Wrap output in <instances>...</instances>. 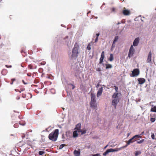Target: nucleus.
Here are the masks:
<instances>
[{
	"label": "nucleus",
	"instance_id": "nucleus-1",
	"mask_svg": "<svg viewBox=\"0 0 156 156\" xmlns=\"http://www.w3.org/2000/svg\"><path fill=\"white\" fill-rule=\"evenodd\" d=\"M58 134L59 130L58 129H56L49 134L48 136V138L50 140L55 141L57 139Z\"/></svg>",
	"mask_w": 156,
	"mask_h": 156
},
{
	"label": "nucleus",
	"instance_id": "nucleus-2",
	"mask_svg": "<svg viewBox=\"0 0 156 156\" xmlns=\"http://www.w3.org/2000/svg\"><path fill=\"white\" fill-rule=\"evenodd\" d=\"M90 106L93 109H96L97 107V103H96V101L95 99V95L94 94L91 92L90 94Z\"/></svg>",
	"mask_w": 156,
	"mask_h": 156
},
{
	"label": "nucleus",
	"instance_id": "nucleus-3",
	"mask_svg": "<svg viewBox=\"0 0 156 156\" xmlns=\"http://www.w3.org/2000/svg\"><path fill=\"white\" fill-rule=\"evenodd\" d=\"M78 47L79 46L77 43H75L72 50V58H75L76 59L78 57Z\"/></svg>",
	"mask_w": 156,
	"mask_h": 156
},
{
	"label": "nucleus",
	"instance_id": "nucleus-4",
	"mask_svg": "<svg viewBox=\"0 0 156 156\" xmlns=\"http://www.w3.org/2000/svg\"><path fill=\"white\" fill-rule=\"evenodd\" d=\"M124 148H125V147L123 146L120 148H116L115 149H113L112 148L109 149L107 150L106 151L103 153V154L105 156L109 152L118 151L120 150H121Z\"/></svg>",
	"mask_w": 156,
	"mask_h": 156
},
{
	"label": "nucleus",
	"instance_id": "nucleus-5",
	"mask_svg": "<svg viewBox=\"0 0 156 156\" xmlns=\"http://www.w3.org/2000/svg\"><path fill=\"white\" fill-rule=\"evenodd\" d=\"M140 73V71L138 69H135L132 72V74L130 75L131 77H135L138 76Z\"/></svg>",
	"mask_w": 156,
	"mask_h": 156
},
{
	"label": "nucleus",
	"instance_id": "nucleus-6",
	"mask_svg": "<svg viewBox=\"0 0 156 156\" xmlns=\"http://www.w3.org/2000/svg\"><path fill=\"white\" fill-rule=\"evenodd\" d=\"M135 50L133 45H131L129 49L128 56L129 58H131L134 53Z\"/></svg>",
	"mask_w": 156,
	"mask_h": 156
},
{
	"label": "nucleus",
	"instance_id": "nucleus-7",
	"mask_svg": "<svg viewBox=\"0 0 156 156\" xmlns=\"http://www.w3.org/2000/svg\"><path fill=\"white\" fill-rule=\"evenodd\" d=\"M119 101V98H114L112 101V105L113 106L115 109L116 108L117 105Z\"/></svg>",
	"mask_w": 156,
	"mask_h": 156
},
{
	"label": "nucleus",
	"instance_id": "nucleus-8",
	"mask_svg": "<svg viewBox=\"0 0 156 156\" xmlns=\"http://www.w3.org/2000/svg\"><path fill=\"white\" fill-rule=\"evenodd\" d=\"M123 14L125 16L129 15L130 14V12L129 10L127 9L124 7L122 10Z\"/></svg>",
	"mask_w": 156,
	"mask_h": 156
},
{
	"label": "nucleus",
	"instance_id": "nucleus-9",
	"mask_svg": "<svg viewBox=\"0 0 156 156\" xmlns=\"http://www.w3.org/2000/svg\"><path fill=\"white\" fill-rule=\"evenodd\" d=\"M135 141V140H134L133 139V138L132 137L131 138L129 139L128 141L126 142V144L124 146L125 147H127L128 145L130 144L131 143H132L133 142H134Z\"/></svg>",
	"mask_w": 156,
	"mask_h": 156
},
{
	"label": "nucleus",
	"instance_id": "nucleus-10",
	"mask_svg": "<svg viewBox=\"0 0 156 156\" xmlns=\"http://www.w3.org/2000/svg\"><path fill=\"white\" fill-rule=\"evenodd\" d=\"M137 80L138 82V84H142L145 83L146 81L145 79L143 78H138Z\"/></svg>",
	"mask_w": 156,
	"mask_h": 156
},
{
	"label": "nucleus",
	"instance_id": "nucleus-11",
	"mask_svg": "<svg viewBox=\"0 0 156 156\" xmlns=\"http://www.w3.org/2000/svg\"><path fill=\"white\" fill-rule=\"evenodd\" d=\"M151 55L152 54L151 52V51H150L148 54L147 58V63H150L151 62Z\"/></svg>",
	"mask_w": 156,
	"mask_h": 156
},
{
	"label": "nucleus",
	"instance_id": "nucleus-12",
	"mask_svg": "<svg viewBox=\"0 0 156 156\" xmlns=\"http://www.w3.org/2000/svg\"><path fill=\"white\" fill-rule=\"evenodd\" d=\"M139 38L138 37L136 38L134 40L133 42V45L134 46H137L139 43Z\"/></svg>",
	"mask_w": 156,
	"mask_h": 156
},
{
	"label": "nucleus",
	"instance_id": "nucleus-13",
	"mask_svg": "<svg viewBox=\"0 0 156 156\" xmlns=\"http://www.w3.org/2000/svg\"><path fill=\"white\" fill-rule=\"evenodd\" d=\"M103 89L102 87H101L98 90L97 92V97H98L99 96H100L101 95L103 91Z\"/></svg>",
	"mask_w": 156,
	"mask_h": 156
},
{
	"label": "nucleus",
	"instance_id": "nucleus-14",
	"mask_svg": "<svg viewBox=\"0 0 156 156\" xmlns=\"http://www.w3.org/2000/svg\"><path fill=\"white\" fill-rule=\"evenodd\" d=\"M73 153L75 156H80V149H79L78 151L75 150L73 152Z\"/></svg>",
	"mask_w": 156,
	"mask_h": 156
},
{
	"label": "nucleus",
	"instance_id": "nucleus-15",
	"mask_svg": "<svg viewBox=\"0 0 156 156\" xmlns=\"http://www.w3.org/2000/svg\"><path fill=\"white\" fill-rule=\"evenodd\" d=\"M81 126V124L80 123H78L76 126V127L75 128V129L77 130L78 132H80V128Z\"/></svg>",
	"mask_w": 156,
	"mask_h": 156
},
{
	"label": "nucleus",
	"instance_id": "nucleus-16",
	"mask_svg": "<svg viewBox=\"0 0 156 156\" xmlns=\"http://www.w3.org/2000/svg\"><path fill=\"white\" fill-rule=\"evenodd\" d=\"M81 73V72L79 70H76L75 72V76L77 77L79 76L80 74Z\"/></svg>",
	"mask_w": 156,
	"mask_h": 156
},
{
	"label": "nucleus",
	"instance_id": "nucleus-17",
	"mask_svg": "<svg viewBox=\"0 0 156 156\" xmlns=\"http://www.w3.org/2000/svg\"><path fill=\"white\" fill-rule=\"evenodd\" d=\"M119 94L117 92H115L113 94L112 96V98L113 99L114 98H119V97L118 96Z\"/></svg>",
	"mask_w": 156,
	"mask_h": 156
},
{
	"label": "nucleus",
	"instance_id": "nucleus-18",
	"mask_svg": "<svg viewBox=\"0 0 156 156\" xmlns=\"http://www.w3.org/2000/svg\"><path fill=\"white\" fill-rule=\"evenodd\" d=\"M78 131L77 130H75L73 133V136L74 137H76L78 136Z\"/></svg>",
	"mask_w": 156,
	"mask_h": 156
},
{
	"label": "nucleus",
	"instance_id": "nucleus-19",
	"mask_svg": "<svg viewBox=\"0 0 156 156\" xmlns=\"http://www.w3.org/2000/svg\"><path fill=\"white\" fill-rule=\"evenodd\" d=\"M7 73V70L5 69H3L2 70V73L3 75H5Z\"/></svg>",
	"mask_w": 156,
	"mask_h": 156
},
{
	"label": "nucleus",
	"instance_id": "nucleus-20",
	"mask_svg": "<svg viewBox=\"0 0 156 156\" xmlns=\"http://www.w3.org/2000/svg\"><path fill=\"white\" fill-rule=\"evenodd\" d=\"M105 66L106 69L111 68L112 67V65L110 64H106Z\"/></svg>",
	"mask_w": 156,
	"mask_h": 156
},
{
	"label": "nucleus",
	"instance_id": "nucleus-21",
	"mask_svg": "<svg viewBox=\"0 0 156 156\" xmlns=\"http://www.w3.org/2000/svg\"><path fill=\"white\" fill-rule=\"evenodd\" d=\"M151 111L156 112V106H154L151 109Z\"/></svg>",
	"mask_w": 156,
	"mask_h": 156
},
{
	"label": "nucleus",
	"instance_id": "nucleus-22",
	"mask_svg": "<svg viewBox=\"0 0 156 156\" xmlns=\"http://www.w3.org/2000/svg\"><path fill=\"white\" fill-rule=\"evenodd\" d=\"M113 60V55L112 54H110L109 60L110 61H112Z\"/></svg>",
	"mask_w": 156,
	"mask_h": 156
},
{
	"label": "nucleus",
	"instance_id": "nucleus-23",
	"mask_svg": "<svg viewBox=\"0 0 156 156\" xmlns=\"http://www.w3.org/2000/svg\"><path fill=\"white\" fill-rule=\"evenodd\" d=\"M144 141L145 140L144 139H141L139 141H137L136 143L137 144H141L143 143Z\"/></svg>",
	"mask_w": 156,
	"mask_h": 156
},
{
	"label": "nucleus",
	"instance_id": "nucleus-24",
	"mask_svg": "<svg viewBox=\"0 0 156 156\" xmlns=\"http://www.w3.org/2000/svg\"><path fill=\"white\" fill-rule=\"evenodd\" d=\"M141 152L140 151H138L135 152V156H138V155L140 154Z\"/></svg>",
	"mask_w": 156,
	"mask_h": 156
},
{
	"label": "nucleus",
	"instance_id": "nucleus-25",
	"mask_svg": "<svg viewBox=\"0 0 156 156\" xmlns=\"http://www.w3.org/2000/svg\"><path fill=\"white\" fill-rule=\"evenodd\" d=\"M137 135H136L133 136L132 137L133 138V139L135 140V141H137V140H139L137 136Z\"/></svg>",
	"mask_w": 156,
	"mask_h": 156
},
{
	"label": "nucleus",
	"instance_id": "nucleus-26",
	"mask_svg": "<svg viewBox=\"0 0 156 156\" xmlns=\"http://www.w3.org/2000/svg\"><path fill=\"white\" fill-rule=\"evenodd\" d=\"M21 52L22 53L23 56H25V55L26 54V53L25 52V50L24 49H23L22 50Z\"/></svg>",
	"mask_w": 156,
	"mask_h": 156
},
{
	"label": "nucleus",
	"instance_id": "nucleus-27",
	"mask_svg": "<svg viewBox=\"0 0 156 156\" xmlns=\"http://www.w3.org/2000/svg\"><path fill=\"white\" fill-rule=\"evenodd\" d=\"M118 36L115 37L113 42H114V43H115V42H116L118 41Z\"/></svg>",
	"mask_w": 156,
	"mask_h": 156
},
{
	"label": "nucleus",
	"instance_id": "nucleus-28",
	"mask_svg": "<svg viewBox=\"0 0 156 156\" xmlns=\"http://www.w3.org/2000/svg\"><path fill=\"white\" fill-rule=\"evenodd\" d=\"M101 57L104 58H105V52L104 51H103L101 52Z\"/></svg>",
	"mask_w": 156,
	"mask_h": 156
},
{
	"label": "nucleus",
	"instance_id": "nucleus-29",
	"mask_svg": "<svg viewBox=\"0 0 156 156\" xmlns=\"http://www.w3.org/2000/svg\"><path fill=\"white\" fill-rule=\"evenodd\" d=\"M110 10L112 12H115L116 11L115 8L114 7L111 8Z\"/></svg>",
	"mask_w": 156,
	"mask_h": 156
},
{
	"label": "nucleus",
	"instance_id": "nucleus-30",
	"mask_svg": "<svg viewBox=\"0 0 156 156\" xmlns=\"http://www.w3.org/2000/svg\"><path fill=\"white\" fill-rule=\"evenodd\" d=\"M104 58H100V61H99V63L100 64H101L103 62V61Z\"/></svg>",
	"mask_w": 156,
	"mask_h": 156
},
{
	"label": "nucleus",
	"instance_id": "nucleus-31",
	"mask_svg": "<svg viewBox=\"0 0 156 156\" xmlns=\"http://www.w3.org/2000/svg\"><path fill=\"white\" fill-rule=\"evenodd\" d=\"M90 43L89 44L87 45V50H90L91 49V48H90Z\"/></svg>",
	"mask_w": 156,
	"mask_h": 156
},
{
	"label": "nucleus",
	"instance_id": "nucleus-32",
	"mask_svg": "<svg viewBox=\"0 0 156 156\" xmlns=\"http://www.w3.org/2000/svg\"><path fill=\"white\" fill-rule=\"evenodd\" d=\"M80 132H81V134H85V133H86V130H84L83 131V130H80Z\"/></svg>",
	"mask_w": 156,
	"mask_h": 156
},
{
	"label": "nucleus",
	"instance_id": "nucleus-33",
	"mask_svg": "<svg viewBox=\"0 0 156 156\" xmlns=\"http://www.w3.org/2000/svg\"><path fill=\"white\" fill-rule=\"evenodd\" d=\"M66 145L65 144H61L59 147V149H62Z\"/></svg>",
	"mask_w": 156,
	"mask_h": 156
},
{
	"label": "nucleus",
	"instance_id": "nucleus-34",
	"mask_svg": "<svg viewBox=\"0 0 156 156\" xmlns=\"http://www.w3.org/2000/svg\"><path fill=\"white\" fill-rule=\"evenodd\" d=\"M114 88H115V92H117L118 93V88L117 87H116V86H115L114 87Z\"/></svg>",
	"mask_w": 156,
	"mask_h": 156
},
{
	"label": "nucleus",
	"instance_id": "nucleus-35",
	"mask_svg": "<svg viewBox=\"0 0 156 156\" xmlns=\"http://www.w3.org/2000/svg\"><path fill=\"white\" fill-rule=\"evenodd\" d=\"M115 43H114V42H113V44L112 46V48H111V50H112L113 48H114L115 47Z\"/></svg>",
	"mask_w": 156,
	"mask_h": 156
},
{
	"label": "nucleus",
	"instance_id": "nucleus-36",
	"mask_svg": "<svg viewBox=\"0 0 156 156\" xmlns=\"http://www.w3.org/2000/svg\"><path fill=\"white\" fill-rule=\"evenodd\" d=\"M38 153H39V154L40 155H42L44 153V152L43 151H39V152Z\"/></svg>",
	"mask_w": 156,
	"mask_h": 156
},
{
	"label": "nucleus",
	"instance_id": "nucleus-37",
	"mask_svg": "<svg viewBox=\"0 0 156 156\" xmlns=\"http://www.w3.org/2000/svg\"><path fill=\"white\" fill-rule=\"evenodd\" d=\"M155 120V119L154 118H151L150 119V121L152 122H154Z\"/></svg>",
	"mask_w": 156,
	"mask_h": 156
},
{
	"label": "nucleus",
	"instance_id": "nucleus-38",
	"mask_svg": "<svg viewBox=\"0 0 156 156\" xmlns=\"http://www.w3.org/2000/svg\"><path fill=\"white\" fill-rule=\"evenodd\" d=\"M46 63V62L45 61H43L42 62H41V63H40V64L41 65H44Z\"/></svg>",
	"mask_w": 156,
	"mask_h": 156
},
{
	"label": "nucleus",
	"instance_id": "nucleus-39",
	"mask_svg": "<svg viewBox=\"0 0 156 156\" xmlns=\"http://www.w3.org/2000/svg\"><path fill=\"white\" fill-rule=\"evenodd\" d=\"M151 138L153 139H155V138H154V133H151Z\"/></svg>",
	"mask_w": 156,
	"mask_h": 156
},
{
	"label": "nucleus",
	"instance_id": "nucleus-40",
	"mask_svg": "<svg viewBox=\"0 0 156 156\" xmlns=\"http://www.w3.org/2000/svg\"><path fill=\"white\" fill-rule=\"evenodd\" d=\"M28 68H30V69H33V66H32L31 64L29 65V66H28Z\"/></svg>",
	"mask_w": 156,
	"mask_h": 156
},
{
	"label": "nucleus",
	"instance_id": "nucleus-41",
	"mask_svg": "<svg viewBox=\"0 0 156 156\" xmlns=\"http://www.w3.org/2000/svg\"><path fill=\"white\" fill-rule=\"evenodd\" d=\"M96 70L98 71H101V68H98L96 69Z\"/></svg>",
	"mask_w": 156,
	"mask_h": 156
},
{
	"label": "nucleus",
	"instance_id": "nucleus-42",
	"mask_svg": "<svg viewBox=\"0 0 156 156\" xmlns=\"http://www.w3.org/2000/svg\"><path fill=\"white\" fill-rule=\"evenodd\" d=\"M69 85H71V86H72V87H72V89H74V88H75V86H74V85L73 84H71H71H69Z\"/></svg>",
	"mask_w": 156,
	"mask_h": 156
},
{
	"label": "nucleus",
	"instance_id": "nucleus-43",
	"mask_svg": "<svg viewBox=\"0 0 156 156\" xmlns=\"http://www.w3.org/2000/svg\"><path fill=\"white\" fill-rule=\"evenodd\" d=\"M11 80L12 81V82L11 83V84H13V82L14 81H15L16 80V79L15 78H13V79H11Z\"/></svg>",
	"mask_w": 156,
	"mask_h": 156
},
{
	"label": "nucleus",
	"instance_id": "nucleus-44",
	"mask_svg": "<svg viewBox=\"0 0 156 156\" xmlns=\"http://www.w3.org/2000/svg\"><path fill=\"white\" fill-rule=\"evenodd\" d=\"M98 40V37H96V39L95 40V42H97Z\"/></svg>",
	"mask_w": 156,
	"mask_h": 156
},
{
	"label": "nucleus",
	"instance_id": "nucleus-45",
	"mask_svg": "<svg viewBox=\"0 0 156 156\" xmlns=\"http://www.w3.org/2000/svg\"><path fill=\"white\" fill-rule=\"evenodd\" d=\"M141 135H137V136H137L138 137V138H141L142 137H141Z\"/></svg>",
	"mask_w": 156,
	"mask_h": 156
},
{
	"label": "nucleus",
	"instance_id": "nucleus-46",
	"mask_svg": "<svg viewBox=\"0 0 156 156\" xmlns=\"http://www.w3.org/2000/svg\"><path fill=\"white\" fill-rule=\"evenodd\" d=\"M27 75L29 76H31V73H28L27 74Z\"/></svg>",
	"mask_w": 156,
	"mask_h": 156
},
{
	"label": "nucleus",
	"instance_id": "nucleus-47",
	"mask_svg": "<svg viewBox=\"0 0 156 156\" xmlns=\"http://www.w3.org/2000/svg\"><path fill=\"white\" fill-rule=\"evenodd\" d=\"M23 83L24 84H26L27 83H25L24 80H22Z\"/></svg>",
	"mask_w": 156,
	"mask_h": 156
},
{
	"label": "nucleus",
	"instance_id": "nucleus-48",
	"mask_svg": "<svg viewBox=\"0 0 156 156\" xmlns=\"http://www.w3.org/2000/svg\"><path fill=\"white\" fill-rule=\"evenodd\" d=\"M100 34L99 33H98V34H96V36H97V37H98L99 36V35Z\"/></svg>",
	"mask_w": 156,
	"mask_h": 156
},
{
	"label": "nucleus",
	"instance_id": "nucleus-49",
	"mask_svg": "<svg viewBox=\"0 0 156 156\" xmlns=\"http://www.w3.org/2000/svg\"><path fill=\"white\" fill-rule=\"evenodd\" d=\"M14 127H15V128L17 127H16V124H14Z\"/></svg>",
	"mask_w": 156,
	"mask_h": 156
},
{
	"label": "nucleus",
	"instance_id": "nucleus-50",
	"mask_svg": "<svg viewBox=\"0 0 156 156\" xmlns=\"http://www.w3.org/2000/svg\"><path fill=\"white\" fill-rule=\"evenodd\" d=\"M20 97H18V98H17V99H18V100L20 99Z\"/></svg>",
	"mask_w": 156,
	"mask_h": 156
},
{
	"label": "nucleus",
	"instance_id": "nucleus-51",
	"mask_svg": "<svg viewBox=\"0 0 156 156\" xmlns=\"http://www.w3.org/2000/svg\"><path fill=\"white\" fill-rule=\"evenodd\" d=\"M144 133V132H142L140 134V135H142Z\"/></svg>",
	"mask_w": 156,
	"mask_h": 156
},
{
	"label": "nucleus",
	"instance_id": "nucleus-52",
	"mask_svg": "<svg viewBox=\"0 0 156 156\" xmlns=\"http://www.w3.org/2000/svg\"><path fill=\"white\" fill-rule=\"evenodd\" d=\"M108 146V145H106L105 147V148H106Z\"/></svg>",
	"mask_w": 156,
	"mask_h": 156
},
{
	"label": "nucleus",
	"instance_id": "nucleus-53",
	"mask_svg": "<svg viewBox=\"0 0 156 156\" xmlns=\"http://www.w3.org/2000/svg\"><path fill=\"white\" fill-rule=\"evenodd\" d=\"M6 66L7 67H9V66H8L7 65H6Z\"/></svg>",
	"mask_w": 156,
	"mask_h": 156
},
{
	"label": "nucleus",
	"instance_id": "nucleus-54",
	"mask_svg": "<svg viewBox=\"0 0 156 156\" xmlns=\"http://www.w3.org/2000/svg\"><path fill=\"white\" fill-rule=\"evenodd\" d=\"M81 86H80V89H81Z\"/></svg>",
	"mask_w": 156,
	"mask_h": 156
},
{
	"label": "nucleus",
	"instance_id": "nucleus-55",
	"mask_svg": "<svg viewBox=\"0 0 156 156\" xmlns=\"http://www.w3.org/2000/svg\"><path fill=\"white\" fill-rule=\"evenodd\" d=\"M62 109H63V110L64 109V108H63Z\"/></svg>",
	"mask_w": 156,
	"mask_h": 156
},
{
	"label": "nucleus",
	"instance_id": "nucleus-56",
	"mask_svg": "<svg viewBox=\"0 0 156 156\" xmlns=\"http://www.w3.org/2000/svg\"><path fill=\"white\" fill-rule=\"evenodd\" d=\"M98 85H97V87H98Z\"/></svg>",
	"mask_w": 156,
	"mask_h": 156
},
{
	"label": "nucleus",
	"instance_id": "nucleus-57",
	"mask_svg": "<svg viewBox=\"0 0 156 156\" xmlns=\"http://www.w3.org/2000/svg\"><path fill=\"white\" fill-rule=\"evenodd\" d=\"M10 68H11L12 67L10 65Z\"/></svg>",
	"mask_w": 156,
	"mask_h": 156
},
{
	"label": "nucleus",
	"instance_id": "nucleus-58",
	"mask_svg": "<svg viewBox=\"0 0 156 156\" xmlns=\"http://www.w3.org/2000/svg\"><path fill=\"white\" fill-rule=\"evenodd\" d=\"M23 90H21V91H23Z\"/></svg>",
	"mask_w": 156,
	"mask_h": 156
},
{
	"label": "nucleus",
	"instance_id": "nucleus-59",
	"mask_svg": "<svg viewBox=\"0 0 156 156\" xmlns=\"http://www.w3.org/2000/svg\"><path fill=\"white\" fill-rule=\"evenodd\" d=\"M68 36H67V37H66V38H68Z\"/></svg>",
	"mask_w": 156,
	"mask_h": 156
},
{
	"label": "nucleus",
	"instance_id": "nucleus-60",
	"mask_svg": "<svg viewBox=\"0 0 156 156\" xmlns=\"http://www.w3.org/2000/svg\"><path fill=\"white\" fill-rule=\"evenodd\" d=\"M14 136L15 137H16V136L15 135H14Z\"/></svg>",
	"mask_w": 156,
	"mask_h": 156
},
{
	"label": "nucleus",
	"instance_id": "nucleus-61",
	"mask_svg": "<svg viewBox=\"0 0 156 156\" xmlns=\"http://www.w3.org/2000/svg\"><path fill=\"white\" fill-rule=\"evenodd\" d=\"M24 137V136H23V137Z\"/></svg>",
	"mask_w": 156,
	"mask_h": 156
},
{
	"label": "nucleus",
	"instance_id": "nucleus-62",
	"mask_svg": "<svg viewBox=\"0 0 156 156\" xmlns=\"http://www.w3.org/2000/svg\"><path fill=\"white\" fill-rule=\"evenodd\" d=\"M24 137V136H23V137Z\"/></svg>",
	"mask_w": 156,
	"mask_h": 156
},
{
	"label": "nucleus",
	"instance_id": "nucleus-63",
	"mask_svg": "<svg viewBox=\"0 0 156 156\" xmlns=\"http://www.w3.org/2000/svg\"><path fill=\"white\" fill-rule=\"evenodd\" d=\"M20 124H21V125H22V124H21V123H20Z\"/></svg>",
	"mask_w": 156,
	"mask_h": 156
},
{
	"label": "nucleus",
	"instance_id": "nucleus-64",
	"mask_svg": "<svg viewBox=\"0 0 156 156\" xmlns=\"http://www.w3.org/2000/svg\"><path fill=\"white\" fill-rule=\"evenodd\" d=\"M1 1V0H0V2Z\"/></svg>",
	"mask_w": 156,
	"mask_h": 156
}]
</instances>
